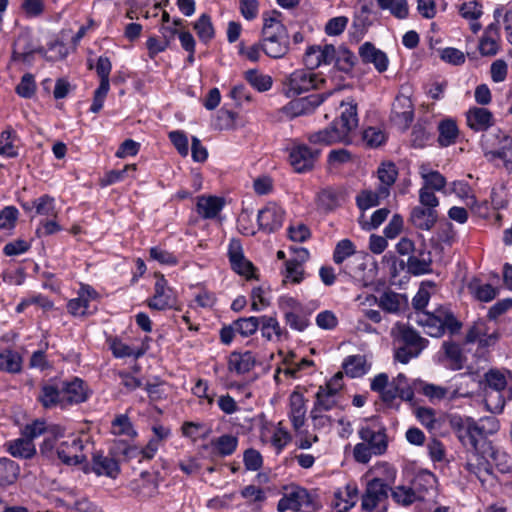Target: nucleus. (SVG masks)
I'll list each match as a JSON object with an SVG mask.
<instances>
[{
  "instance_id": "nucleus-31",
  "label": "nucleus",
  "mask_w": 512,
  "mask_h": 512,
  "mask_svg": "<svg viewBox=\"0 0 512 512\" xmlns=\"http://www.w3.org/2000/svg\"><path fill=\"white\" fill-rule=\"evenodd\" d=\"M499 27L496 23L489 24L479 40L478 49L482 56H495L499 51Z\"/></svg>"
},
{
  "instance_id": "nucleus-58",
  "label": "nucleus",
  "mask_w": 512,
  "mask_h": 512,
  "mask_svg": "<svg viewBox=\"0 0 512 512\" xmlns=\"http://www.w3.org/2000/svg\"><path fill=\"white\" fill-rule=\"evenodd\" d=\"M233 322L238 335L243 338L249 337L256 333L259 325H261L260 317L256 316L238 318Z\"/></svg>"
},
{
  "instance_id": "nucleus-54",
  "label": "nucleus",
  "mask_w": 512,
  "mask_h": 512,
  "mask_svg": "<svg viewBox=\"0 0 512 512\" xmlns=\"http://www.w3.org/2000/svg\"><path fill=\"white\" fill-rule=\"evenodd\" d=\"M7 451L13 456V457H19V458H31L36 450L33 445V443L24 438H18L16 440L10 441L8 443Z\"/></svg>"
},
{
  "instance_id": "nucleus-10",
  "label": "nucleus",
  "mask_w": 512,
  "mask_h": 512,
  "mask_svg": "<svg viewBox=\"0 0 512 512\" xmlns=\"http://www.w3.org/2000/svg\"><path fill=\"white\" fill-rule=\"evenodd\" d=\"M449 422L459 441L470 451H477L479 441L482 438L479 434L476 420L472 417L452 415Z\"/></svg>"
},
{
  "instance_id": "nucleus-48",
  "label": "nucleus",
  "mask_w": 512,
  "mask_h": 512,
  "mask_svg": "<svg viewBox=\"0 0 512 512\" xmlns=\"http://www.w3.org/2000/svg\"><path fill=\"white\" fill-rule=\"evenodd\" d=\"M0 370L17 374L22 370V357L21 355L11 349H5L0 352Z\"/></svg>"
},
{
  "instance_id": "nucleus-43",
  "label": "nucleus",
  "mask_w": 512,
  "mask_h": 512,
  "mask_svg": "<svg viewBox=\"0 0 512 512\" xmlns=\"http://www.w3.org/2000/svg\"><path fill=\"white\" fill-rule=\"evenodd\" d=\"M431 253L426 250H419L408 257L407 269L413 275H423L431 271Z\"/></svg>"
},
{
  "instance_id": "nucleus-41",
  "label": "nucleus",
  "mask_w": 512,
  "mask_h": 512,
  "mask_svg": "<svg viewBox=\"0 0 512 512\" xmlns=\"http://www.w3.org/2000/svg\"><path fill=\"white\" fill-rule=\"evenodd\" d=\"M437 130V142L440 147H449L456 143L459 136V129L454 119L445 118L441 120L438 124Z\"/></svg>"
},
{
  "instance_id": "nucleus-25",
  "label": "nucleus",
  "mask_w": 512,
  "mask_h": 512,
  "mask_svg": "<svg viewBox=\"0 0 512 512\" xmlns=\"http://www.w3.org/2000/svg\"><path fill=\"white\" fill-rule=\"evenodd\" d=\"M339 118L334 121L339 122L340 129L350 137V134L358 127V109L354 99L348 98L340 103Z\"/></svg>"
},
{
  "instance_id": "nucleus-44",
  "label": "nucleus",
  "mask_w": 512,
  "mask_h": 512,
  "mask_svg": "<svg viewBox=\"0 0 512 512\" xmlns=\"http://www.w3.org/2000/svg\"><path fill=\"white\" fill-rule=\"evenodd\" d=\"M342 367L347 376L359 378L369 372L371 365L364 355L357 354L347 356L342 363Z\"/></svg>"
},
{
  "instance_id": "nucleus-11",
  "label": "nucleus",
  "mask_w": 512,
  "mask_h": 512,
  "mask_svg": "<svg viewBox=\"0 0 512 512\" xmlns=\"http://www.w3.org/2000/svg\"><path fill=\"white\" fill-rule=\"evenodd\" d=\"M319 79L311 70L298 69L283 82V92L288 98L298 96L318 87Z\"/></svg>"
},
{
  "instance_id": "nucleus-23",
  "label": "nucleus",
  "mask_w": 512,
  "mask_h": 512,
  "mask_svg": "<svg viewBox=\"0 0 512 512\" xmlns=\"http://www.w3.org/2000/svg\"><path fill=\"white\" fill-rule=\"evenodd\" d=\"M308 140L313 144L321 145L348 144L351 142V138L340 129L338 121H333L329 126L311 133Z\"/></svg>"
},
{
  "instance_id": "nucleus-53",
  "label": "nucleus",
  "mask_w": 512,
  "mask_h": 512,
  "mask_svg": "<svg viewBox=\"0 0 512 512\" xmlns=\"http://www.w3.org/2000/svg\"><path fill=\"white\" fill-rule=\"evenodd\" d=\"M391 390L393 394V401L396 398H401L405 401H411L414 396V392L410 387L407 377L399 373L391 382Z\"/></svg>"
},
{
  "instance_id": "nucleus-12",
  "label": "nucleus",
  "mask_w": 512,
  "mask_h": 512,
  "mask_svg": "<svg viewBox=\"0 0 512 512\" xmlns=\"http://www.w3.org/2000/svg\"><path fill=\"white\" fill-rule=\"evenodd\" d=\"M177 303V293L168 284L164 275H156L154 293L147 300L149 308L157 311H163L173 308Z\"/></svg>"
},
{
  "instance_id": "nucleus-20",
  "label": "nucleus",
  "mask_w": 512,
  "mask_h": 512,
  "mask_svg": "<svg viewBox=\"0 0 512 512\" xmlns=\"http://www.w3.org/2000/svg\"><path fill=\"white\" fill-rule=\"evenodd\" d=\"M336 57V48L331 44L309 46L304 54V63L309 70L330 65Z\"/></svg>"
},
{
  "instance_id": "nucleus-5",
  "label": "nucleus",
  "mask_w": 512,
  "mask_h": 512,
  "mask_svg": "<svg viewBox=\"0 0 512 512\" xmlns=\"http://www.w3.org/2000/svg\"><path fill=\"white\" fill-rule=\"evenodd\" d=\"M480 145L484 156L489 161L501 159L507 168L512 166V137L501 129L483 134Z\"/></svg>"
},
{
  "instance_id": "nucleus-60",
  "label": "nucleus",
  "mask_w": 512,
  "mask_h": 512,
  "mask_svg": "<svg viewBox=\"0 0 512 512\" xmlns=\"http://www.w3.org/2000/svg\"><path fill=\"white\" fill-rule=\"evenodd\" d=\"M356 253V246L350 239H342L335 245L333 251V261L337 265H341L345 260Z\"/></svg>"
},
{
  "instance_id": "nucleus-6",
  "label": "nucleus",
  "mask_w": 512,
  "mask_h": 512,
  "mask_svg": "<svg viewBox=\"0 0 512 512\" xmlns=\"http://www.w3.org/2000/svg\"><path fill=\"white\" fill-rule=\"evenodd\" d=\"M358 437L374 451V456H382L387 452L389 439L386 427L377 420L365 419L358 428Z\"/></svg>"
},
{
  "instance_id": "nucleus-61",
  "label": "nucleus",
  "mask_w": 512,
  "mask_h": 512,
  "mask_svg": "<svg viewBox=\"0 0 512 512\" xmlns=\"http://www.w3.org/2000/svg\"><path fill=\"white\" fill-rule=\"evenodd\" d=\"M334 67L340 72L349 73L355 64L354 54L347 48L340 47L336 49V57L334 58Z\"/></svg>"
},
{
  "instance_id": "nucleus-64",
  "label": "nucleus",
  "mask_w": 512,
  "mask_h": 512,
  "mask_svg": "<svg viewBox=\"0 0 512 512\" xmlns=\"http://www.w3.org/2000/svg\"><path fill=\"white\" fill-rule=\"evenodd\" d=\"M377 174L381 182L380 186H386L390 190L397 179L398 171L394 163L387 162L380 165Z\"/></svg>"
},
{
  "instance_id": "nucleus-3",
  "label": "nucleus",
  "mask_w": 512,
  "mask_h": 512,
  "mask_svg": "<svg viewBox=\"0 0 512 512\" xmlns=\"http://www.w3.org/2000/svg\"><path fill=\"white\" fill-rule=\"evenodd\" d=\"M391 336L397 345L394 359L402 364H407L411 359L418 357L429 343L416 330L399 322L392 327Z\"/></svg>"
},
{
  "instance_id": "nucleus-42",
  "label": "nucleus",
  "mask_w": 512,
  "mask_h": 512,
  "mask_svg": "<svg viewBox=\"0 0 512 512\" xmlns=\"http://www.w3.org/2000/svg\"><path fill=\"white\" fill-rule=\"evenodd\" d=\"M92 470L98 476L116 478L120 472V466L114 458L97 454L92 459Z\"/></svg>"
},
{
  "instance_id": "nucleus-32",
  "label": "nucleus",
  "mask_w": 512,
  "mask_h": 512,
  "mask_svg": "<svg viewBox=\"0 0 512 512\" xmlns=\"http://www.w3.org/2000/svg\"><path fill=\"white\" fill-rule=\"evenodd\" d=\"M256 356L251 351L232 352L228 359V369L238 375L250 372L256 365Z\"/></svg>"
},
{
  "instance_id": "nucleus-39",
  "label": "nucleus",
  "mask_w": 512,
  "mask_h": 512,
  "mask_svg": "<svg viewBox=\"0 0 512 512\" xmlns=\"http://www.w3.org/2000/svg\"><path fill=\"white\" fill-rule=\"evenodd\" d=\"M37 399L45 409H52L55 407L65 409V406L62 403V389L53 384H43Z\"/></svg>"
},
{
  "instance_id": "nucleus-40",
  "label": "nucleus",
  "mask_w": 512,
  "mask_h": 512,
  "mask_svg": "<svg viewBox=\"0 0 512 512\" xmlns=\"http://www.w3.org/2000/svg\"><path fill=\"white\" fill-rule=\"evenodd\" d=\"M419 175L423 180L422 186H427L429 190L445 193L446 178L439 171L431 169L428 163L419 166Z\"/></svg>"
},
{
  "instance_id": "nucleus-49",
  "label": "nucleus",
  "mask_w": 512,
  "mask_h": 512,
  "mask_svg": "<svg viewBox=\"0 0 512 512\" xmlns=\"http://www.w3.org/2000/svg\"><path fill=\"white\" fill-rule=\"evenodd\" d=\"M370 389L373 392H377L383 402L391 404L393 403V394L391 390V384L389 376L386 373L377 374L370 383Z\"/></svg>"
},
{
  "instance_id": "nucleus-33",
  "label": "nucleus",
  "mask_w": 512,
  "mask_h": 512,
  "mask_svg": "<svg viewBox=\"0 0 512 512\" xmlns=\"http://www.w3.org/2000/svg\"><path fill=\"white\" fill-rule=\"evenodd\" d=\"M437 219V210H432L423 206H415L410 213V221L412 225L423 231L431 230L436 224Z\"/></svg>"
},
{
  "instance_id": "nucleus-35",
  "label": "nucleus",
  "mask_w": 512,
  "mask_h": 512,
  "mask_svg": "<svg viewBox=\"0 0 512 512\" xmlns=\"http://www.w3.org/2000/svg\"><path fill=\"white\" fill-rule=\"evenodd\" d=\"M260 322L261 325H259L258 329L261 332V336L265 340L272 343H278L282 341L286 331L281 327L276 317L263 315L260 316Z\"/></svg>"
},
{
  "instance_id": "nucleus-21",
  "label": "nucleus",
  "mask_w": 512,
  "mask_h": 512,
  "mask_svg": "<svg viewBox=\"0 0 512 512\" xmlns=\"http://www.w3.org/2000/svg\"><path fill=\"white\" fill-rule=\"evenodd\" d=\"M324 98V94H311L307 97L291 100L283 107V112L289 118L310 114L321 105Z\"/></svg>"
},
{
  "instance_id": "nucleus-45",
  "label": "nucleus",
  "mask_w": 512,
  "mask_h": 512,
  "mask_svg": "<svg viewBox=\"0 0 512 512\" xmlns=\"http://www.w3.org/2000/svg\"><path fill=\"white\" fill-rule=\"evenodd\" d=\"M445 194H454L467 206L474 208L477 204L476 196L471 185L465 180H455L450 183L449 190Z\"/></svg>"
},
{
  "instance_id": "nucleus-30",
  "label": "nucleus",
  "mask_w": 512,
  "mask_h": 512,
  "mask_svg": "<svg viewBox=\"0 0 512 512\" xmlns=\"http://www.w3.org/2000/svg\"><path fill=\"white\" fill-rule=\"evenodd\" d=\"M441 351L443 352V360L445 366L453 371L461 370L466 362V357L463 353L462 347L453 341H444L442 343Z\"/></svg>"
},
{
  "instance_id": "nucleus-37",
  "label": "nucleus",
  "mask_w": 512,
  "mask_h": 512,
  "mask_svg": "<svg viewBox=\"0 0 512 512\" xmlns=\"http://www.w3.org/2000/svg\"><path fill=\"white\" fill-rule=\"evenodd\" d=\"M238 437L233 434H223L211 439L209 447L211 452L219 457L232 455L238 447Z\"/></svg>"
},
{
  "instance_id": "nucleus-52",
  "label": "nucleus",
  "mask_w": 512,
  "mask_h": 512,
  "mask_svg": "<svg viewBox=\"0 0 512 512\" xmlns=\"http://www.w3.org/2000/svg\"><path fill=\"white\" fill-rule=\"evenodd\" d=\"M245 79L258 92H266L270 90L273 85L272 77L257 69H250L246 71Z\"/></svg>"
},
{
  "instance_id": "nucleus-17",
  "label": "nucleus",
  "mask_w": 512,
  "mask_h": 512,
  "mask_svg": "<svg viewBox=\"0 0 512 512\" xmlns=\"http://www.w3.org/2000/svg\"><path fill=\"white\" fill-rule=\"evenodd\" d=\"M311 503L312 499L307 489L292 485L285 489V493L278 501L277 510L278 512L300 511L302 507L309 506Z\"/></svg>"
},
{
  "instance_id": "nucleus-36",
  "label": "nucleus",
  "mask_w": 512,
  "mask_h": 512,
  "mask_svg": "<svg viewBox=\"0 0 512 512\" xmlns=\"http://www.w3.org/2000/svg\"><path fill=\"white\" fill-rule=\"evenodd\" d=\"M224 200L217 196H199L196 210L203 219L215 218L224 207Z\"/></svg>"
},
{
  "instance_id": "nucleus-55",
  "label": "nucleus",
  "mask_w": 512,
  "mask_h": 512,
  "mask_svg": "<svg viewBox=\"0 0 512 512\" xmlns=\"http://www.w3.org/2000/svg\"><path fill=\"white\" fill-rule=\"evenodd\" d=\"M284 283L299 284L304 280V268L297 260H287L281 271Z\"/></svg>"
},
{
  "instance_id": "nucleus-47",
  "label": "nucleus",
  "mask_w": 512,
  "mask_h": 512,
  "mask_svg": "<svg viewBox=\"0 0 512 512\" xmlns=\"http://www.w3.org/2000/svg\"><path fill=\"white\" fill-rule=\"evenodd\" d=\"M111 433L115 436L136 438L138 433L127 414H118L111 422Z\"/></svg>"
},
{
  "instance_id": "nucleus-18",
  "label": "nucleus",
  "mask_w": 512,
  "mask_h": 512,
  "mask_svg": "<svg viewBox=\"0 0 512 512\" xmlns=\"http://www.w3.org/2000/svg\"><path fill=\"white\" fill-rule=\"evenodd\" d=\"M412 488L420 502H435L438 496L437 478L428 471L421 470L416 473Z\"/></svg>"
},
{
  "instance_id": "nucleus-38",
  "label": "nucleus",
  "mask_w": 512,
  "mask_h": 512,
  "mask_svg": "<svg viewBox=\"0 0 512 512\" xmlns=\"http://www.w3.org/2000/svg\"><path fill=\"white\" fill-rule=\"evenodd\" d=\"M390 194L386 186H379L375 191L363 190L356 196V203L360 210H368L380 204Z\"/></svg>"
},
{
  "instance_id": "nucleus-28",
  "label": "nucleus",
  "mask_w": 512,
  "mask_h": 512,
  "mask_svg": "<svg viewBox=\"0 0 512 512\" xmlns=\"http://www.w3.org/2000/svg\"><path fill=\"white\" fill-rule=\"evenodd\" d=\"M359 55L364 63L373 64L379 73H383L388 69L389 59L387 54L370 42H365L360 46Z\"/></svg>"
},
{
  "instance_id": "nucleus-13",
  "label": "nucleus",
  "mask_w": 512,
  "mask_h": 512,
  "mask_svg": "<svg viewBox=\"0 0 512 512\" xmlns=\"http://www.w3.org/2000/svg\"><path fill=\"white\" fill-rule=\"evenodd\" d=\"M260 440L263 444L270 445L279 454L291 441V435L281 422L277 424L266 422L260 428Z\"/></svg>"
},
{
  "instance_id": "nucleus-4",
  "label": "nucleus",
  "mask_w": 512,
  "mask_h": 512,
  "mask_svg": "<svg viewBox=\"0 0 512 512\" xmlns=\"http://www.w3.org/2000/svg\"><path fill=\"white\" fill-rule=\"evenodd\" d=\"M385 479L375 477L368 481L365 492L362 495L361 507L366 512H373L381 509L378 512L386 511V502L388 493L391 490L390 485L395 482L397 471L393 466L385 464Z\"/></svg>"
},
{
  "instance_id": "nucleus-29",
  "label": "nucleus",
  "mask_w": 512,
  "mask_h": 512,
  "mask_svg": "<svg viewBox=\"0 0 512 512\" xmlns=\"http://www.w3.org/2000/svg\"><path fill=\"white\" fill-rule=\"evenodd\" d=\"M290 408L288 417L290 422L297 433L301 432L306 421V405L304 396L301 393L293 392L290 395Z\"/></svg>"
},
{
  "instance_id": "nucleus-26",
  "label": "nucleus",
  "mask_w": 512,
  "mask_h": 512,
  "mask_svg": "<svg viewBox=\"0 0 512 512\" xmlns=\"http://www.w3.org/2000/svg\"><path fill=\"white\" fill-rule=\"evenodd\" d=\"M468 127L475 132H484L495 123L493 113L484 107H471L466 112Z\"/></svg>"
},
{
  "instance_id": "nucleus-22",
  "label": "nucleus",
  "mask_w": 512,
  "mask_h": 512,
  "mask_svg": "<svg viewBox=\"0 0 512 512\" xmlns=\"http://www.w3.org/2000/svg\"><path fill=\"white\" fill-rule=\"evenodd\" d=\"M414 118V108L410 97L399 94L395 98L392 111L391 120L401 129H407Z\"/></svg>"
},
{
  "instance_id": "nucleus-62",
  "label": "nucleus",
  "mask_w": 512,
  "mask_h": 512,
  "mask_svg": "<svg viewBox=\"0 0 512 512\" xmlns=\"http://www.w3.org/2000/svg\"><path fill=\"white\" fill-rule=\"evenodd\" d=\"M194 29L199 39L208 43L214 38L215 32L211 21V17L207 14H202L194 24Z\"/></svg>"
},
{
  "instance_id": "nucleus-1",
  "label": "nucleus",
  "mask_w": 512,
  "mask_h": 512,
  "mask_svg": "<svg viewBox=\"0 0 512 512\" xmlns=\"http://www.w3.org/2000/svg\"><path fill=\"white\" fill-rule=\"evenodd\" d=\"M429 300V291L421 287L412 299V306L415 311L410 318L431 337L439 338L445 333L451 336L457 335L463 326L461 321L447 306H439L432 312L426 311L425 308Z\"/></svg>"
},
{
  "instance_id": "nucleus-63",
  "label": "nucleus",
  "mask_w": 512,
  "mask_h": 512,
  "mask_svg": "<svg viewBox=\"0 0 512 512\" xmlns=\"http://www.w3.org/2000/svg\"><path fill=\"white\" fill-rule=\"evenodd\" d=\"M491 458L499 472H512V456L500 448H492Z\"/></svg>"
},
{
  "instance_id": "nucleus-8",
  "label": "nucleus",
  "mask_w": 512,
  "mask_h": 512,
  "mask_svg": "<svg viewBox=\"0 0 512 512\" xmlns=\"http://www.w3.org/2000/svg\"><path fill=\"white\" fill-rule=\"evenodd\" d=\"M343 374L336 373L324 385H321L315 395L314 412L332 410L338 403L339 393L343 388Z\"/></svg>"
},
{
  "instance_id": "nucleus-46",
  "label": "nucleus",
  "mask_w": 512,
  "mask_h": 512,
  "mask_svg": "<svg viewBox=\"0 0 512 512\" xmlns=\"http://www.w3.org/2000/svg\"><path fill=\"white\" fill-rule=\"evenodd\" d=\"M406 303L407 298L404 295L393 291L382 293L378 300L379 307L390 314H399Z\"/></svg>"
},
{
  "instance_id": "nucleus-7",
  "label": "nucleus",
  "mask_w": 512,
  "mask_h": 512,
  "mask_svg": "<svg viewBox=\"0 0 512 512\" xmlns=\"http://www.w3.org/2000/svg\"><path fill=\"white\" fill-rule=\"evenodd\" d=\"M89 445V436L71 435L56 446L58 458L66 465H78L86 462L85 449Z\"/></svg>"
},
{
  "instance_id": "nucleus-51",
  "label": "nucleus",
  "mask_w": 512,
  "mask_h": 512,
  "mask_svg": "<svg viewBox=\"0 0 512 512\" xmlns=\"http://www.w3.org/2000/svg\"><path fill=\"white\" fill-rule=\"evenodd\" d=\"M377 5L381 10L389 11V13L399 19L403 20L409 16V5L407 0H376Z\"/></svg>"
},
{
  "instance_id": "nucleus-14",
  "label": "nucleus",
  "mask_w": 512,
  "mask_h": 512,
  "mask_svg": "<svg viewBox=\"0 0 512 512\" xmlns=\"http://www.w3.org/2000/svg\"><path fill=\"white\" fill-rule=\"evenodd\" d=\"M227 253L231 268L235 273L248 280L255 277V267L252 262L245 257L242 243L239 239L233 238L230 240Z\"/></svg>"
},
{
  "instance_id": "nucleus-16",
  "label": "nucleus",
  "mask_w": 512,
  "mask_h": 512,
  "mask_svg": "<svg viewBox=\"0 0 512 512\" xmlns=\"http://www.w3.org/2000/svg\"><path fill=\"white\" fill-rule=\"evenodd\" d=\"M285 215V210L279 204L268 202L258 211L257 222L259 229L266 233L279 230L283 226Z\"/></svg>"
},
{
  "instance_id": "nucleus-34",
  "label": "nucleus",
  "mask_w": 512,
  "mask_h": 512,
  "mask_svg": "<svg viewBox=\"0 0 512 512\" xmlns=\"http://www.w3.org/2000/svg\"><path fill=\"white\" fill-rule=\"evenodd\" d=\"M358 489L355 484H347L344 488L337 489L334 492L332 501L333 507L338 512H346L357 502Z\"/></svg>"
},
{
  "instance_id": "nucleus-2",
  "label": "nucleus",
  "mask_w": 512,
  "mask_h": 512,
  "mask_svg": "<svg viewBox=\"0 0 512 512\" xmlns=\"http://www.w3.org/2000/svg\"><path fill=\"white\" fill-rule=\"evenodd\" d=\"M279 13L263 15V27L260 42L263 52L270 58L280 59L289 50V37L285 25L278 19Z\"/></svg>"
},
{
  "instance_id": "nucleus-59",
  "label": "nucleus",
  "mask_w": 512,
  "mask_h": 512,
  "mask_svg": "<svg viewBox=\"0 0 512 512\" xmlns=\"http://www.w3.org/2000/svg\"><path fill=\"white\" fill-rule=\"evenodd\" d=\"M110 349L116 358L134 357L138 359L145 354V349H133L131 346L117 338L111 341Z\"/></svg>"
},
{
  "instance_id": "nucleus-19",
  "label": "nucleus",
  "mask_w": 512,
  "mask_h": 512,
  "mask_svg": "<svg viewBox=\"0 0 512 512\" xmlns=\"http://www.w3.org/2000/svg\"><path fill=\"white\" fill-rule=\"evenodd\" d=\"M61 389L63 395L62 403L65 409L87 401L90 396V390L87 384L79 377H73L69 381H63Z\"/></svg>"
},
{
  "instance_id": "nucleus-56",
  "label": "nucleus",
  "mask_w": 512,
  "mask_h": 512,
  "mask_svg": "<svg viewBox=\"0 0 512 512\" xmlns=\"http://www.w3.org/2000/svg\"><path fill=\"white\" fill-rule=\"evenodd\" d=\"M35 215L57 218L55 198L44 194L34 199Z\"/></svg>"
},
{
  "instance_id": "nucleus-50",
  "label": "nucleus",
  "mask_w": 512,
  "mask_h": 512,
  "mask_svg": "<svg viewBox=\"0 0 512 512\" xmlns=\"http://www.w3.org/2000/svg\"><path fill=\"white\" fill-rule=\"evenodd\" d=\"M20 473L19 465L6 457H0V486L13 484Z\"/></svg>"
},
{
  "instance_id": "nucleus-15",
  "label": "nucleus",
  "mask_w": 512,
  "mask_h": 512,
  "mask_svg": "<svg viewBox=\"0 0 512 512\" xmlns=\"http://www.w3.org/2000/svg\"><path fill=\"white\" fill-rule=\"evenodd\" d=\"M320 151L306 144H298L291 148L289 162L297 173H305L312 170L318 160Z\"/></svg>"
},
{
  "instance_id": "nucleus-27",
  "label": "nucleus",
  "mask_w": 512,
  "mask_h": 512,
  "mask_svg": "<svg viewBox=\"0 0 512 512\" xmlns=\"http://www.w3.org/2000/svg\"><path fill=\"white\" fill-rule=\"evenodd\" d=\"M464 468L470 474H473L482 485L485 484L488 477L492 474V468L489 461L477 451H469Z\"/></svg>"
},
{
  "instance_id": "nucleus-9",
  "label": "nucleus",
  "mask_w": 512,
  "mask_h": 512,
  "mask_svg": "<svg viewBox=\"0 0 512 512\" xmlns=\"http://www.w3.org/2000/svg\"><path fill=\"white\" fill-rule=\"evenodd\" d=\"M100 299V294L89 284L80 283L77 297L70 299L66 308L74 317H86L96 312L97 307L92 305Z\"/></svg>"
},
{
  "instance_id": "nucleus-24",
  "label": "nucleus",
  "mask_w": 512,
  "mask_h": 512,
  "mask_svg": "<svg viewBox=\"0 0 512 512\" xmlns=\"http://www.w3.org/2000/svg\"><path fill=\"white\" fill-rule=\"evenodd\" d=\"M485 381L487 383V386L497 392V399L498 402L494 406V409L491 408V395H487L485 399L486 406L488 410H491L493 412H501L504 408V399L502 395L500 394L507 386V380L505 373L497 370V369H490L488 372L485 373Z\"/></svg>"
},
{
  "instance_id": "nucleus-57",
  "label": "nucleus",
  "mask_w": 512,
  "mask_h": 512,
  "mask_svg": "<svg viewBox=\"0 0 512 512\" xmlns=\"http://www.w3.org/2000/svg\"><path fill=\"white\" fill-rule=\"evenodd\" d=\"M390 491L393 501L403 507H408L415 502H420L412 487L399 485Z\"/></svg>"
}]
</instances>
